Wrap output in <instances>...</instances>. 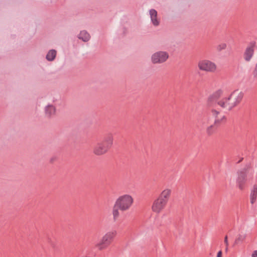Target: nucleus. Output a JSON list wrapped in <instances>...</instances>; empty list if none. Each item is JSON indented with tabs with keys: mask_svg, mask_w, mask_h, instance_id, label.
Returning <instances> with one entry per match:
<instances>
[{
	"mask_svg": "<svg viewBox=\"0 0 257 257\" xmlns=\"http://www.w3.org/2000/svg\"><path fill=\"white\" fill-rule=\"evenodd\" d=\"M45 113L47 117H51L56 113V109L54 105L52 104H48L45 107Z\"/></svg>",
	"mask_w": 257,
	"mask_h": 257,
	"instance_id": "nucleus-12",
	"label": "nucleus"
},
{
	"mask_svg": "<svg viewBox=\"0 0 257 257\" xmlns=\"http://www.w3.org/2000/svg\"><path fill=\"white\" fill-rule=\"evenodd\" d=\"M224 242L225 244V251L227 252L228 249L229 243L228 241V237L227 235H226L224 237Z\"/></svg>",
	"mask_w": 257,
	"mask_h": 257,
	"instance_id": "nucleus-24",
	"label": "nucleus"
},
{
	"mask_svg": "<svg viewBox=\"0 0 257 257\" xmlns=\"http://www.w3.org/2000/svg\"><path fill=\"white\" fill-rule=\"evenodd\" d=\"M228 98L229 100V101L230 102L229 104L230 105L232 109V108L236 106L238 104L235 102V101H234L233 99L230 96L228 97Z\"/></svg>",
	"mask_w": 257,
	"mask_h": 257,
	"instance_id": "nucleus-23",
	"label": "nucleus"
},
{
	"mask_svg": "<svg viewBox=\"0 0 257 257\" xmlns=\"http://www.w3.org/2000/svg\"><path fill=\"white\" fill-rule=\"evenodd\" d=\"M257 196V186L254 185L251 191L250 195V201L251 204H253L256 201Z\"/></svg>",
	"mask_w": 257,
	"mask_h": 257,
	"instance_id": "nucleus-16",
	"label": "nucleus"
},
{
	"mask_svg": "<svg viewBox=\"0 0 257 257\" xmlns=\"http://www.w3.org/2000/svg\"><path fill=\"white\" fill-rule=\"evenodd\" d=\"M134 203V198L130 194H125L119 196L115 200V207L120 211L124 212L128 210Z\"/></svg>",
	"mask_w": 257,
	"mask_h": 257,
	"instance_id": "nucleus-2",
	"label": "nucleus"
},
{
	"mask_svg": "<svg viewBox=\"0 0 257 257\" xmlns=\"http://www.w3.org/2000/svg\"><path fill=\"white\" fill-rule=\"evenodd\" d=\"M256 65L257 66V63L256 64Z\"/></svg>",
	"mask_w": 257,
	"mask_h": 257,
	"instance_id": "nucleus-31",
	"label": "nucleus"
},
{
	"mask_svg": "<svg viewBox=\"0 0 257 257\" xmlns=\"http://www.w3.org/2000/svg\"><path fill=\"white\" fill-rule=\"evenodd\" d=\"M210 114L214 117V123L216 126L224 123L226 120L225 116L215 109H212Z\"/></svg>",
	"mask_w": 257,
	"mask_h": 257,
	"instance_id": "nucleus-7",
	"label": "nucleus"
},
{
	"mask_svg": "<svg viewBox=\"0 0 257 257\" xmlns=\"http://www.w3.org/2000/svg\"><path fill=\"white\" fill-rule=\"evenodd\" d=\"M167 205L166 203L157 197L152 203L151 210L155 214H159L165 209Z\"/></svg>",
	"mask_w": 257,
	"mask_h": 257,
	"instance_id": "nucleus-5",
	"label": "nucleus"
},
{
	"mask_svg": "<svg viewBox=\"0 0 257 257\" xmlns=\"http://www.w3.org/2000/svg\"><path fill=\"white\" fill-rule=\"evenodd\" d=\"M150 18L153 25L156 27L159 25L160 19L158 18L157 12L154 9H151L149 11Z\"/></svg>",
	"mask_w": 257,
	"mask_h": 257,
	"instance_id": "nucleus-10",
	"label": "nucleus"
},
{
	"mask_svg": "<svg viewBox=\"0 0 257 257\" xmlns=\"http://www.w3.org/2000/svg\"><path fill=\"white\" fill-rule=\"evenodd\" d=\"M119 209L116 207H115V204L114 205L112 211V214L113 216V218L114 220H116L118 217L119 216Z\"/></svg>",
	"mask_w": 257,
	"mask_h": 257,
	"instance_id": "nucleus-21",
	"label": "nucleus"
},
{
	"mask_svg": "<svg viewBox=\"0 0 257 257\" xmlns=\"http://www.w3.org/2000/svg\"><path fill=\"white\" fill-rule=\"evenodd\" d=\"M245 234H239L234 241V244H238L243 242L246 239Z\"/></svg>",
	"mask_w": 257,
	"mask_h": 257,
	"instance_id": "nucleus-19",
	"label": "nucleus"
},
{
	"mask_svg": "<svg viewBox=\"0 0 257 257\" xmlns=\"http://www.w3.org/2000/svg\"><path fill=\"white\" fill-rule=\"evenodd\" d=\"M172 193L171 188H165L161 191L157 198L167 204L171 197Z\"/></svg>",
	"mask_w": 257,
	"mask_h": 257,
	"instance_id": "nucleus-9",
	"label": "nucleus"
},
{
	"mask_svg": "<svg viewBox=\"0 0 257 257\" xmlns=\"http://www.w3.org/2000/svg\"><path fill=\"white\" fill-rule=\"evenodd\" d=\"M113 142V137L111 135L106 136L103 141L97 144L93 148V153L97 156H101L107 152Z\"/></svg>",
	"mask_w": 257,
	"mask_h": 257,
	"instance_id": "nucleus-1",
	"label": "nucleus"
},
{
	"mask_svg": "<svg viewBox=\"0 0 257 257\" xmlns=\"http://www.w3.org/2000/svg\"><path fill=\"white\" fill-rule=\"evenodd\" d=\"M227 48V44L225 43H221L219 44L216 47V50L218 52H221Z\"/></svg>",
	"mask_w": 257,
	"mask_h": 257,
	"instance_id": "nucleus-22",
	"label": "nucleus"
},
{
	"mask_svg": "<svg viewBox=\"0 0 257 257\" xmlns=\"http://www.w3.org/2000/svg\"><path fill=\"white\" fill-rule=\"evenodd\" d=\"M251 257H257V250H255L252 252Z\"/></svg>",
	"mask_w": 257,
	"mask_h": 257,
	"instance_id": "nucleus-27",
	"label": "nucleus"
},
{
	"mask_svg": "<svg viewBox=\"0 0 257 257\" xmlns=\"http://www.w3.org/2000/svg\"><path fill=\"white\" fill-rule=\"evenodd\" d=\"M213 96H215L213 94V95H212V97H213Z\"/></svg>",
	"mask_w": 257,
	"mask_h": 257,
	"instance_id": "nucleus-30",
	"label": "nucleus"
},
{
	"mask_svg": "<svg viewBox=\"0 0 257 257\" xmlns=\"http://www.w3.org/2000/svg\"><path fill=\"white\" fill-rule=\"evenodd\" d=\"M252 75L254 79H257V66L256 65L252 71Z\"/></svg>",
	"mask_w": 257,
	"mask_h": 257,
	"instance_id": "nucleus-25",
	"label": "nucleus"
},
{
	"mask_svg": "<svg viewBox=\"0 0 257 257\" xmlns=\"http://www.w3.org/2000/svg\"><path fill=\"white\" fill-rule=\"evenodd\" d=\"M222 93V91L221 90H218V91H216V92L214 94V95L215 96H219L221 95Z\"/></svg>",
	"mask_w": 257,
	"mask_h": 257,
	"instance_id": "nucleus-26",
	"label": "nucleus"
},
{
	"mask_svg": "<svg viewBox=\"0 0 257 257\" xmlns=\"http://www.w3.org/2000/svg\"><path fill=\"white\" fill-rule=\"evenodd\" d=\"M197 67L200 71L210 73L216 72L217 69L216 63L208 59L199 60L197 63Z\"/></svg>",
	"mask_w": 257,
	"mask_h": 257,
	"instance_id": "nucleus-3",
	"label": "nucleus"
},
{
	"mask_svg": "<svg viewBox=\"0 0 257 257\" xmlns=\"http://www.w3.org/2000/svg\"><path fill=\"white\" fill-rule=\"evenodd\" d=\"M108 246H109L108 244L106 243V242L105 241H104L102 238L100 239L99 242H98L96 244V247L99 250H102L105 249Z\"/></svg>",
	"mask_w": 257,
	"mask_h": 257,
	"instance_id": "nucleus-17",
	"label": "nucleus"
},
{
	"mask_svg": "<svg viewBox=\"0 0 257 257\" xmlns=\"http://www.w3.org/2000/svg\"><path fill=\"white\" fill-rule=\"evenodd\" d=\"M78 38L83 42H87L90 39V35L87 31L83 30L80 32Z\"/></svg>",
	"mask_w": 257,
	"mask_h": 257,
	"instance_id": "nucleus-15",
	"label": "nucleus"
},
{
	"mask_svg": "<svg viewBox=\"0 0 257 257\" xmlns=\"http://www.w3.org/2000/svg\"><path fill=\"white\" fill-rule=\"evenodd\" d=\"M230 96L233 99L234 101H235L237 104H239L243 98V93L242 92L237 90L234 91L230 94Z\"/></svg>",
	"mask_w": 257,
	"mask_h": 257,
	"instance_id": "nucleus-11",
	"label": "nucleus"
},
{
	"mask_svg": "<svg viewBox=\"0 0 257 257\" xmlns=\"http://www.w3.org/2000/svg\"><path fill=\"white\" fill-rule=\"evenodd\" d=\"M255 47V43L252 42L245 48L243 53V58L245 62H249L251 60L254 55Z\"/></svg>",
	"mask_w": 257,
	"mask_h": 257,
	"instance_id": "nucleus-6",
	"label": "nucleus"
},
{
	"mask_svg": "<svg viewBox=\"0 0 257 257\" xmlns=\"http://www.w3.org/2000/svg\"><path fill=\"white\" fill-rule=\"evenodd\" d=\"M246 174L244 172L238 173L236 180V186L240 191H243L246 187Z\"/></svg>",
	"mask_w": 257,
	"mask_h": 257,
	"instance_id": "nucleus-8",
	"label": "nucleus"
},
{
	"mask_svg": "<svg viewBox=\"0 0 257 257\" xmlns=\"http://www.w3.org/2000/svg\"><path fill=\"white\" fill-rule=\"evenodd\" d=\"M216 125H214V123L213 124L210 125L208 126L206 130V133L208 135H212L215 131V126Z\"/></svg>",
	"mask_w": 257,
	"mask_h": 257,
	"instance_id": "nucleus-20",
	"label": "nucleus"
},
{
	"mask_svg": "<svg viewBox=\"0 0 257 257\" xmlns=\"http://www.w3.org/2000/svg\"><path fill=\"white\" fill-rule=\"evenodd\" d=\"M56 51L55 50H50L46 55L47 60L49 61L54 60L56 57Z\"/></svg>",
	"mask_w": 257,
	"mask_h": 257,
	"instance_id": "nucleus-18",
	"label": "nucleus"
},
{
	"mask_svg": "<svg viewBox=\"0 0 257 257\" xmlns=\"http://www.w3.org/2000/svg\"><path fill=\"white\" fill-rule=\"evenodd\" d=\"M229 100V98L225 97L218 101V104L221 107L226 108L228 110H230L231 109V107L230 106V102Z\"/></svg>",
	"mask_w": 257,
	"mask_h": 257,
	"instance_id": "nucleus-13",
	"label": "nucleus"
},
{
	"mask_svg": "<svg viewBox=\"0 0 257 257\" xmlns=\"http://www.w3.org/2000/svg\"><path fill=\"white\" fill-rule=\"evenodd\" d=\"M115 235L114 232L110 231L105 233L101 238L109 245Z\"/></svg>",
	"mask_w": 257,
	"mask_h": 257,
	"instance_id": "nucleus-14",
	"label": "nucleus"
},
{
	"mask_svg": "<svg viewBox=\"0 0 257 257\" xmlns=\"http://www.w3.org/2000/svg\"><path fill=\"white\" fill-rule=\"evenodd\" d=\"M211 98H212V97H210L209 98V99H209V100H211Z\"/></svg>",
	"mask_w": 257,
	"mask_h": 257,
	"instance_id": "nucleus-29",
	"label": "nucleus"
},
{
	"mask_svg": "<svg viewBox=\"0 0 257 257\" xmlns=\"http://www.w3.org/2000/svg\"><path fill=\"white\" fill-rule=\"evenodd\" d=\"M217 257H222V251L220 250L218 252Z\"/></svg>",
	"mask_w": 257,
	"mask_h": 257,
	"instance_id": "nucleus-28",
	"label": "nucleus"
},
{
	"mask_svg": "<svg viewBox=\"0 0 257 257\" xmlns=\"http://www.w3.org/2000/svg\"><path fill=\"white\" fill-rule=\"evenodd\" d=\"M169 57V53L166 51H159L152 55L151 60L153 64H162L166 62Z\"/></svg>",
	"mask_w": 257,
	"mask_h": 257,
	"instance_id": "nucleus-4",
	"label": "nucleus"
}]
</instances>
